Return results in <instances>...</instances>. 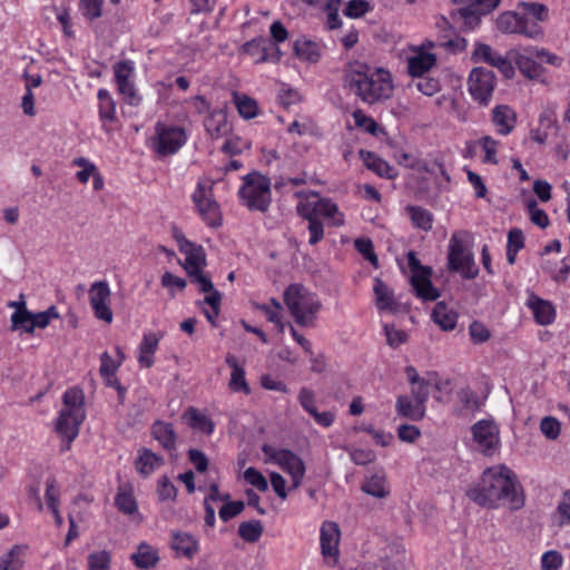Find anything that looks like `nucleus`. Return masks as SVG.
Masks as SVG:
<instances>
[{
	"mask_svg": "<svg viewBox=\"0 0 570 570\" xmlns=\"http://www.w3.org/2000/svg\"><path fill=\"white\" fill-rule=\"evenodd\" d=\"M466 495L478 505L489 509L503 504L517 510L524 504L517 478L507 466L487 469L481 480L466 491Z\"/></svg>",
	"mask_w": 570,
	"mask_h": 570,
	"instance_id": "1",
	"label": "nucleus"
},
{
	"mask_svg": "<svg viewBox=\"0 0 570 570\" xmlns=\"http://www.w3.org/2000/svg\"><path fill=\"white\" fill-rule=\"evenodd\" d=\"M344 87L364 104L374 105L387 100L393 94L391 73L383 68H373L354 60L343 70Z\"/></svg>",
	"mask_w": 570,
	"mask_h": 570,
	"instance_id": "2",
	"label": "nucleus"
},
{
	"mask_svg": "<svg viewBox=\"0 0 570 570\" xmlns=\"http://www.w3.org/2000/svg\"><path fill=\"white\" fill-rule=\"evenodd\" d=\"M63 407L56 424L57 433L66 439L63 450H69L70 443L78 436L79 428L86 417L85 395L82 390L72 387L62 396Z\"/></svg>",
	"mask_w": 570,
	"mask_h": 570,
	"instance_id": "3",
	"label": "nucleus"
},
{
	"mask_svg": "<svg viewBox=\"0 0 570 570\" xmlns=\"http://www.w3.org/2000/svg\"><path fill=\"white\" fill-rule=\"evenodd\" d=\"M284 303L299 326H313L322 307L316 294L301 284H292L285 289Z\"/></svg>",
	"mask_w": 570,
	"mask_h": 570,
	"instance_id": "4",
	"label": "nucleus"
},
{
	"mask_svg": "<svg viewBox=\"0 0 570 570\" xmlns=\"http://www.w3.org/2000/svg\"><path fill=\"white\" fill-rule=\"evenodd\" d=\"M174 237L179 245V250L185 255L183 264L184 269L190 278V282L198 285L200 292L213 289V282L203 268L206 265V255L202 246L189 242L180 232L175 230Z\"/></svg>",
	"mask_w": 570,
	"mask_h": 570,
	"instance_id": "5",
	"label": "nucleus"
},
{
	"mask_svg": "<svg viewBox=\"0 0 570 570\" xmlns=\"http://www.w3.org/2000/svg\"><path fill=\"white\" fill-rule=\"evenodd\" d=\"M238 194L249 210L265 213L272 203L271 180L259 173H250L244 176V184Z\"/></svg>",
	"mask_w": 570,
	"mask_h": 570,
	"instance_id": "6",
	"label": "nucleus"
},
{
	"mask_svg": "<svg viewBox=\"0 0 570 570\" xmlns=\"http://www.w3.org/2000/svg\"><path fill=\"white\" fill-rule=\"evenodd\" d=\"M448 267L451 272L460 273L465 279H472L479 273L473 254L464 246L456 234H453L450 238Z\"/></svg>",
	"mask_w": 570,
	"mask_h": 570,
	"instance_id": "7",
	"label": "nucleus"
},
{
	"mask_svg": "<svg viewBox=\"0 0 570 570\" xmlns=\"http://www.w3.org/2000/svg\"><path fill=\"white\" fill-rule=\"evenodd\" d=\"M497 27L502 33H518L533 40H540L544 36L539 23L532 22L525 14L514 11L501 13L497 19Z\"/></svg>",
	"mask_w": 570,
	"mask_h": 570,
	"instance_id": "8",
	"label": "nucleus"
},
{
	"mask_svg": "<svg viewBox=\"0 0 570 570\" xmlns=\"http://www.w3.org/2000/svg\"><path fill=\"white\" fill-rule=\"evenodd\" d=\"M212 188L210 181H199L193 194V200L206 223L212 227H218L222 224V216L219 205L213 198Z\"/></svg>",
	"mask_w": 570,
	"mask_h": 570,
	"instance_id": "9",
	"label": "nucleus"
},
{
	"mask_svg": "<svg viewBox=\"0 0 570 570\" xmlns=\"http://www.w3.org/2000/svg\"><path fill=\"white\" fill-rule=\"evenodd\" d=\"M468 85L471 96L480 104L487 105L495 87V76L491 70L476 67L472 69Z\"/></svg>",
	"mask_w": 570,
	"mask_h": 570,
	"instance_id": "10",
	"label": "nucleus"
},
{
	"mask_svg": "<svg viewBox=\"0 0 570 570\" xmlns=\"http://www.w3.org/2000/svg\"><path fill=\"white\" fill-rule=\"evenodd\" d=\"M110 295V288L105 281L95 282L89 288V301L95 316L107 323L112 322V311L109 306Z\"/></svg>",
	"mask_w": 570,
	"mask_h": 570,
	"instance_id": "11",
	"label": "nucleus"
},
{
	"mask_svg": "<svg viewBox=\"0 0 570 570\" xmlns=\"http://www.w3.org/2000/svg\"><path fill=\"white\" fill-rule=\"evenodd\" d=\"M186 136L178 127L157 125V139L155 150L160 156L175 154L185 142Z\"/></svg>",
	"mask_w": 570,
	"mask_h": 570,
	"instance_id": "12",
	"label": "nucleus"
},
{
	"mask_svg": "<svg viewBox=\"0 0 570 570\" xmlns=\"http://www.w3.org/2000/svg\"><path fill=\"white\" fill-rule=\"evenodd\" d=\"M244 51L255 59L256 63L279 61L282 52L278 45L264 37H258L252 41L246 42Z\"/></svg>",
	"mask_w": 570,
	"mask_h": 570,
	"instance_id": "13",
	"label": "nucleus"
},
{
	"mask_svg": "<svg viewBox=\"0 0 570 570\" xmlns=\"http://www.w3.org/2000/svg\"><path fill=\"white\" fill-rule=\"evenodd\" d=\"M473 439L481 451L489 455L499 443L498 430L489 421H480L472 426Z\"/></svg>",
	"mask_w": 570,
	"mask_h": 570,
	"instance_id": "14",
	"label": "nucleus"
},
{
	"mask_svg": "<svg viewBox=\"0 0 570 570\" xmlns=\"http://www.w3.org/2000/svg\"><path fill=\"white\" fill-rule=\"evenodd\" d=\"M278 465L292 476V488L297 489L305 475V465L303 460L291 450L281 454Z\"/></svg>",
	"mask_w": 570,
	"mask_h": 570,
	"instance_id": "15",
	"label": "nucleus"
},
{
	"mask_svg": "<svg viewBox=\"0 0 570 570\" xmlns=\"http://www.w3.org/2000/svg\"><path fill=\"white\" fill-rule=\"evenodd\" d=\"M340 529L335 522L326 521L321 528V548L324 557L338 556Z\"/></svg>",
	"mask_w": 570,
	"mask_h": 570,
	"instance_id": "16",
	"label": "nucleus"
},
{
	"mask_svg": "<svg viewBox=\"0 0 570 570\" xmlns=\"http://www.w3.org/2000/svg\"><path fill=\"white\" fill-rule=\"evenodd\" d=\"M432 269L412 274L411 284L417 297L424 301H435L440 296V292L431 282Z\"/></svg>",
	"mask_w": 570,
	"mask_h": 570,
	"instance_id": "17",
	"label": "nucleus"
},
{
	"mask_svg": "<svg viewBox=\"0 0 570 570\" xmlns=\"http://www.w3.org/2000/svg\"><path fill=\"white\" fill-rule=\"evenodd\" d=\"M509 55L511 59L515 61V65L524 77L529 79H538L542 76V66L535 62L532 59L533 56L529 52H525L524 50L523 52H520L517 49H512Z\"/></svg>",
	"mask_w": 570,
	"mask_h": 570,
	"instance_id": "18",
	"label": "nucleus"
},
{
	"mask_svg": "<svg viewBox=\"0 0 570 570\" xmlns=\"http://www.w3.org/2000/svg\"><path fill=\"white\" fill-rule=\"evenodd\" d=\"M225 362L232 368L230 379L228 382L229 390L235 393L243 392L245 394H249L250 389L245 379V370L242 365L238 364L236 356L233 354H227Z\"/></svg>",
	"mask_w": 570,
	"mask_h": 570,
	"instance_id": "19",
	"label": "nucleus"
},
{
	"mask_svg": "<svg viewBox=\"0 0 570 570\" xmlns=\"http://www.w3.org/2000/svg\"><path fill=\"white\" fill-rule=\"evenodd\" d=\"M161 334L147 333L139 345L138 363L140 367L149 368L154 365V354L158 348Z\"/></svg>",
	"mask_w": 570,
	"mask_h": 570,
	"instance_id": "20",
	"label": "nucleus"
},
{
	"mask_svg": "<svg viewBox=\"0 0 570 570\" xmlns=\"http://www.w3.org/2000/svg\"><path fill=\"white\" fill-rule=\"evenodd\" d=\"M492 122L498 128L500 135H508L515 126V112L507 105L497 106L492 110Z\"/></svg>",
	"mask_w": 570,
	"mask_h": 570,
	"instance_id": "21",
	"label": "nucleus"
},
{
	"mask_svg": "<svg viewBox=\"0 0 570 570\" xmlns=\"http://www.w3.org/2000/svg\"><path fill=\"white\" fill-rule=\"evenodd\" d=\"M361 159L370 170L376 173L381 177L392 179L396 176V171L385 160L380 158L376 154L361 149L358 151Z\"/></svg>",
	"mask_w": 570,
	"mask_h": 570,
	"instance_id": "22",
	"label": "nucleus"
},
{
	"mask_svg": "<svg viewBox=\"0 0 570 570\" xmlns=\"http://www.w3.org/2000/svg\"><path fill=\"white\" fill-rule=\"evenodd\" d=\"M170 547L178 556H183L188 559L193 558L198 551L196 539L186 532L173 533Z\"/></svg>",
	"mask_w": 570,
	"mask_h": 570,
	"instance_id": "23",
	"label": "nucleus"
},
{
	"mask_svg": "<svg viewBox=\"0 0 570 570\" xmlns=\"http://www.w3.org/2000/svg\"><path fill=\"white\" fill-rule=\"evenodd\" d=\"M153 436L167 451L176 450V433L171 423L157 421L151 426Z\"/></svg>",
	"mask_w": 570,
	"mask_h": 570,
	"instance_id": "24",
	"label": "nucleus"
},
{
	"mask_svg": "<svg viewBox=\"0 0 570 570\" xmlns=\"http://www.w3.org/2000/svg\"><path fill=\"white\" fill-rule=\"evenodd\" d=\"M436 63L435 55L419 51L415 56L409 58L407 69L409 73L413 77H421L428 72Z\"/></svg>",
	"mask_w": 570,
	"mask_h": 570,
	"instance_id": "25",
	"label": "nucleus"
},
{
	"mask_svg": "<svg viewBox=\"0 0 570 570\" xmlns=\"http://www.w3.org/2000/svg\"><path fill=\"white\" fill-rule=\"evenodd\" d=\"M395 410L399 415L412 421H420L425 414V405L412 402L406 395L397 396Z\"/></svg>",
	"mask_w": 570,
	"mask_h": 570,
	"instance_id": "26",
	"label": "nucleus"
},
{
	"mask_svg": "<svg viewBox=\"0 0 570 570\" xmlns=\"http://www.w3.org/2000/svg\"><path fill=\"white\" fill-rule=\"evenodd\" d=\"M373 289L377 308L395 313L397 309V303L395 302L393 292L389 286L382 279L376 278Z\"/></svg>",
	"mask_w": 570,
	"mask_h": 570,
	"instance_id": "27",
	"label": "nucleus"
},
{
	"mask_svg": "<svg viewBox=\"0 0 570 570\" xmlns=\"http://www.w3.org/2000/svg\"><path fill=\"white\" fill-rule=\"evenodd\" d=\"M205 128L213 138H220L230 131L227 116L223 111H215L205 119Z\"/></svg>",
	"mask_w": 570,
	"mask_h": 570,
	"instance_id": "28",
	"label": "nucleus"
},
{
	"mask_svg": "<svg viewBox=\"0 0 570 570\" xmlns=\"http://www.w3.org/2000/svg\"><path fill=\"white\" fill-rule=\"evenodd\" d=\"M432 318L443 331H452L455 328L458 314L445 303L439 302L433 308Z\"/></svg>",
	"mask_w": 570,
	"mask_h": 570,
	"instance_id": "29",
	"label": "nucleus"
},
{
	"mask_svg": "<svg viewBox=\"0 0 570 570\" xmlns=\"http://www.w3.org/2000/svg\"><path fill=\"white\" fill-rule=\"evenodd\" d=\"M115 504L117 509L124 514H135L138 510L136 499L131 485L125 484L118 488V492L115 498Z\"/></svg>",
	"mask_w": 570,
	"mask_h": 570,
	"instance_id": "30",
	"label": "nucleus"
},
{
	"mask_svg": "<svg viewBox=\"0 0 570 570\" xmlns=\"http://www.w3.org/2000/svg\"><path fill=\"white\" fill-rule=\"evenodd\" d=\"M482 16L485 14L479 13L466 6H461L455 12L451 13L453 21L465 30L474 29L480 23Z\"/></svg>",
	"mask_w": 570,
	"mask_h": 570,
	"instance_id": "31",
	"label": "nucleus"
},
{
	"mask_svg": "<svg viewBox=\"0 0 570 570\" xmlns=\"http://www.w3.org/2000/svg\"><path fill=\"white\" fill-rule=\"evenodd\" d=\"M529 305L533 312L535 321L541 325L550 324L554 318V308L551 303L532 297Z\"/></svg>",
	"mask_w": 570,
	"mask_h": 570,
	"instance_id": "32",
	"label": "nucleus"
},
{
	"mask_svg": "<svg viewBox=\"0 0 570 570\" xmlns=\"http://www.w3.org/2000/svg\"><path fill=\"white\" fill-rule=\"evenodd\" d=\"M361 490L377 499L387 497L389 489L386 487L385 475L383 473H374L362 484Z\"/></svg>",
	"mask_w": 570,
	"mask_h": 570,
	"instance_id": "33",
	"label": "nucleus"
},
{
	"mask_svg": "<svg viewBox=\"0 0 570 570\" xmlns=\"http://www.w3.org/2000/svg\"><path fill=\"white\" fill-rule=\"evenodd\" d=\"M317 217L320 216L331 218L334 226H342L344 224V216L340 213L338 207L328 198H321L316 202Z\"/></svg>",
	"mask_w": 570,
	"mask_h": 570,
	"instance_id": "34",
	"label": "nucleus"
},
{
	"mask_svg": "<svg viewBox=\"0 0 570 570\" xmlns=\"http://www.w3.org/2000/svg\"><path fill=\"white\" fill-rule=\"evenodd\" d=\"M131 559L138 568L149 569L156 566L158 554L150 546L141 543L139 544L137 552L131 556Z\"/></svg>",
	"mask_w": 570,
	"mask_h": 570,
	"instance_id": "35",
	"label": "nucleus"
},
{
	"mask_svg": "<svg viewBox=\"0 0 570 570\" xmlns=\"http://www.w3.org/2000/svg\"><path fill=\"white\" fill-rule=\"evenodd\" d=\"M163 463L164 460L161 456L148 449H144L136 461V468L141 474L148 475Z\"/></svg>",
	"mask_w": 570,
	"mask_h": 570,
	"instance_id": "36",
	"label": "nucleus"
},
{
	"mask_svg": "<svg viewBox=\"0 0 570 570\" xmlns=\"http://www.w3.org/2000/svg\"><path fill=\"white\" fill-rule=\"evenodd\" d=\"M413 225L425 232L432 228L433 215L425 208L420 206H407L405 208Z\"/></svg>",
	"mask_w": 570,
	"mask_h": 570,
	"instance_id": "37",
	"label": "nucleus"
},
{
	"mask_svg": "<svg viewBox=\"0 0 570 570\" xmlns=\"http://www.w3.org/2000/svg\"><path fill=\"white\" fill-rule=\"evenodd\" d=\"M472 59L474 61H483L495 68L499 65V61L503 59V56L493 50L487 43H476L472 52Z\"/></svg>",
	"mask_w": 570,
	"mask_h": 570,
	"instance_id": "38",
	"label": "nucleus"
},
{
	"mask_svg": "<svg viewBox=\"0 0 570 570\" xmlns=\"http://www.w3.org/2000/svg\"><path fill=\"white\" fill-rule=\"evenodd\" d=\"M263 524L259 520L242 522L238 527L239 537L249 543H255L263 534Z\"/></svg>",
	"mask_w": 570,
	"mask_h": 570,
	"instance_id": "39",
	"label": "nucleus"
},
{
	"mask_svg": "<svg viewBox=\"0 0 570 570\" xmlns=\"http://www.w3.org/2000/svg\"><path fill=\"white\" fill-rule=\"evenodd\" d=\"M99 99V115L102 120L115 121L116 119V102L106 89L98 91Z\"/></svg>",
	"mask_w": 570,
	"mask_h": 570,
	"instance_id": "40",
	"label": "nucleus"
},
{
	"mask_svg": "<svg viewBox=\"0 0 570 570\" xmlns=\"http://www.w3.org/2000/svg\"><path fill=\"white\" fill-rule=\"evenodd\" d=\"M295 55L309 62H316L320 58V51L316 43L308 40H297L294 43Z\"/></svg>",
	"mask_w": 570,
	"mask_h": 570,
	"instance_id": "41",
	"label": "nucleus"
},
{
	"mask_svg": "<svg viewBox=\"0 0 570 570\" xmlns=\"http://www.w3.org/2000/svg\"><path fill=\"white\" fill-rule=\"evenodd\" d=\"M234 101L239 115L245 119L256 117L258 107L254 99L246 95L234 94Z\"/></svg>",
	"mask_w": 570,
	"mask_h": 570,
	"instance_id": "42",
	"label": "nucleus"
},
{
	"mask_svg": "<svg viewBox=\"0 0 570 570\" xmlns=\"http://www.w3.org/2000/svg\"><path fill=\"white\" fill-rule=\"evenodd\" d=\"M518 7L524 10L527 17L532 16L537 23L544 22L549 18V9L543 3L521 1L518 3Z\"/></svg>",
	"mask_w": 570,
	"mask_h": 570,
	"instance_id": "43",
	"label": "nucleus"
},
{
	"mask_svg": "<svg viewBox=\"0 0 570 570\" xmlns=\"http://www.w3.org/2000/svg\"><path fill=\"white\" fill-rule=\"evenodd\" d=\"M207 293H208V295L205 296L204 303L208 304L210 306L212 311L205 309L204 313H205V316L208 320V322L213 326H216L215 320L219 314L222 294L218 291H216L214 287L212 291H209Z\"/></svg>",
	"mask_w": 570,
	"mask_h": 570,
	"instance_id": "44",
	"label": "nucleus"
},
{
	"mask_svg": "<svg viewBox=\"0 0 570 570\" xmlns=\"http://www.w3.org/2000/svg\"><path fill=\"white\" fill-rule=\"evenodd\" d=\"M459 6H466L479 13L489 14L500 4L501 0H452Z\"/></svg>",
	"mask_w": 570,
	"mask_h": 570,
	"instance_id": "45",
	"label": "nucleus"
},
{
	"mask_svg": "<svg viewBox=\"0 0 570 570\" xmlns=\"http://www.w3.org/2000/svg\"><path fill=\"white\" fill-rule=\"evenodd\" d=\"M185 416L188 417L190 425L198 428L203 432L210 434L214 430L213 422L205 415L200 414L194 407H189Z\"/></svg>",
	"mask_w": 570,
	"mask_h": 570,
	"instance_id": "46",
	"label": "nucleus"
},
{
	"mask_svg": "<svg viewBox=\"0 0 570 570\" xmlns=\"http://www.w3.org/2000/svg\"><path fill=\"white\" fill-rule=\"evenodd\" d=\"M111 557L106 550L90 553L88 557L89 570H109Z\"/></svg>",
	"mask_w": 570,
	"mask_h": 570,
	"instance_id": "47",
	"label": "nucleus"
},
{
	"mask_svg": "<svg viewBox=\"0 0 570 570\" xmlns=\"http://www.w3.org/2000/svg\"><path fill=\"white\" fill-rule=\"evenodd\" d=\"M527 208L529 210V214H530V220L539 226L540 228H546L548 227L549 225V217L547 215V213L543 210V209H540L538 207V204H537V200L535 199H529L527 202Z\"/></svg>",
	"mask_w": 570,
	"mask_h": 570,
	"instance_id": "48",
	"label": "nucleus"
},
{
	"mask_svg": "<svg viewBox=\"0 0 570 570\" xmlns=\"http://www.w3.org/2000/svg\"><path fill=\"white\" fill-rule=\"evenodd\" d=\"M541 433L549 440H556L561 432L560 422L553 416H544L540 422Z\"/></svg>",
	"mask_w": 570,
	"mask_h": 570,
	"instance_id": "49",
	"label": "nucleus"
},
{
	"mask_svg": "<svg viewBox=\"0 0 570 570\" xmlns=\"http://www.w3.org/2000/svg\"><path fill=\"white\" fill-rule=\"evenodd\" d=\"M384 333L386 336V343L392 348H397L401 344L407 341V334L392 324L384 325Z\"/></svg>",
	"mask_w": 570,
	"mask_h": 570,
	"instance_id": "50",
	"label": "nucleus"
},
{
	"mask_svg": "<svg viewBox=\"0 0 570 570\" xmlns=\"http://www.w3.org/2000/svg\"><path fill=\"white\" fill-rule=\"evenodd\" d=\"M244 479L247 483L255 487L261 492L268 490V482L266 478L253 466L245 470Z\"/></svg>",
	"mask_w": 570,
	"mask_h": 570,
	"instance_id": "51",
	"label": "nucleus"
},
{
	"mask_svg": "<svg viewBox=\"0 0 570 570\" xmlns=\"http://www.w3.org/2000/svg\"><path fill=\"white\" fill-rule=\"evenodd\" d=\"M371 10L366 0H350L344 9V14L350 18H361Z\"/></svg>",
	"mask_w": 570,
	"mask_h": 570,
	"instance_id": "52",
	"label": "nucleus"
},
{
	"mask_svg": "<svg viewBox=\"0 0 570 570\" xmlns=\"http://www.w3.org/2000/svg\"><path fill=\"white\" fill-rule=\"evenodd\" d=\"M563 563L562 554L557 550H550L541 557V570H559Z\"/></svg>",
	"mask_w": 570,
	"mask_h": 570,
	"instance_id": "53",
	"label": "nucleus"
},
{
	"mask_svg": "<svg viewBox=\"0 0 570 570\" xmlns=\"http://www.w3.org/2000/svg\"><path fill=\"white\" fill-rule=\"evenodd\" d=\"M355 248L375 267L377 266V256L374 253V246L370 238H357L354 242Z\"/></svg>",
	"mask_w": 570,
	"mask_h": 570,
	"instance_id": "54",
	"label": "nucleus"
},
{
	"mask_svg": "<svg viewBox=\"0 0 570 570\" xmlns=\"http://www.w3.org/2000/svg\"><path fill=\"white\" fill-rule=\"evenodd\" d=\"M11 323L13 330L21 328L26 332V327L30 326L33 323V313H31L27 308L21 307V311H16L11 315Z\"/></svg>",
	"mask_w": 570,
	"mask_h": 570,
	"instance_id": "55",
	"label": "nucleus"
},
{
	"mask_svg": "<svg viewBox=\"0 0 570 570\" xmlns=\"http://www.w3.org/2000/svg\"><path fill=\"white\" fill-rule=\"evenodd\" d=\"M245 503L243 501H232L225 503L219 510V518L227 522L243 512Z\"/></svg>",
	"mask_w": 570,
	"mask_h": 570,
	"instance_id": "56",
	"label": "nucleus"
},
{
	"mask_svg": "<svg viewBox=\"0 0 570 570\" xmlns=\"http://www.w3.org/2000/svg\"><path fill=\"white\" fill-rule=\"evenodd\" d=\"M353 119L357 127L363 128L366 132H370L372 135L376 134V130L379 128L376 121L366 116L362 110L357 109L353 112Z\"/></svg>",
	"mask_w": 570,
	"mask_h": 570,
	"instance_id": "57",
	"label": "nucleus"
},
{
	"mask_svg": "<svg viewBox=\"0 0 570 570\" xmlns=\"http://www.w3.org/2000/svg\"><path fill=\"white\" fill-rule=\"evenodd\" d=\"M469 333L471 340L476 344L487 342L491 336L489 328L478 321H474L470 324Z\"/></svg>",
	"mask_w": 570,
	"mask_h": 570,
	"instance_id": "58",
	"label": "nucleus"
},
{
	"mask_svg": "<svg viewBox=\"0 0 570 570\" xmlns=\"http://www.w3.org/2000/svg\"><path fill=\"white\" fill-rule=\"evenodd\" d=\"M114 71L117 83L129 81L134 72L132 62L129 60L119 61L114 66Z\"/></svg>",
	"mask_w": 570,
	"mask_h": 570,
	"instance_id": "59",
	"label": "nucleus"
},
{
	"mask_svg": "<svg viewBox=\"0 0 570 570\" xmlns=\"http://www.w3.org/2000/svg\"><path fill=\"white\" fill-rule=\"evenodd\" d=\"M161 285L170 291V295L174 296V289L184 291L187 283L184 278L178 277L170 272H166L161 276Z\"/></svg>",
	"mask_w": 570,
	"mask_h": 570,
	"instance_id": "60",
	"label": "nucleus"
},
{
	"mask_svg": "<svg viewBox=\"0 0 570 570\" xmlns=\"http://www.w3.org/2000/svg\"><path fill=\"white\" fill-rule=\"evenodd\" d=\"M158 495L160 500H175L177 495L176 487L167 476H161L158 481Z\"/></svg>",
	"mask_w": 570,
	"mask_h": 570,
	"instance_id": "61",
	"label": "nucleus"
},
{
	"mask_svg": "<svg viewBox=\"0 0 570 570\" xmlns=\"http://www.w3.org/2000/svg\"><path fill=\"white\" fill-rule=\"evenodd\" d=\"M480 144L485 153L484 161L491 164H498L497 159V146L498 141L490 136H484L480 139Z\"/></svg>",
	"mask_w": 570,
	"mask_h": 570,
	"instance_id": "62",
	"label": "nucleus"
},
{
	"mask_svg": "<svg viewBox=\"0 0 570 570\" xmlns=\"http://www.w3.org/2000/svg\"><path fill=\"white\" fill-rule=\"evenodd\" d=\"M557 511L560 515L558 524L564 527L570 523V490L566 491L559 502Z\"/></svg>",
	"mask_w": 570,
	"mask_h": 570,
	"instance_id": "63",
	"label": "nucleus"
},
{
	"mask_svg": "<svg viewBox=\"0 0 570 570\" xmlns=\"http://www.w3.org/2000/svg\"><path fill=\"white\" fill-rule=\"evenodd\" d=\"M18 547H13L0 560V570H20L21 562L16 558Z\"/></svg>",
	"mask_w": 570,
	"mask_h": 570,
	"instance_id": "64",
	"label": "nucleus"
}]
</instances>
